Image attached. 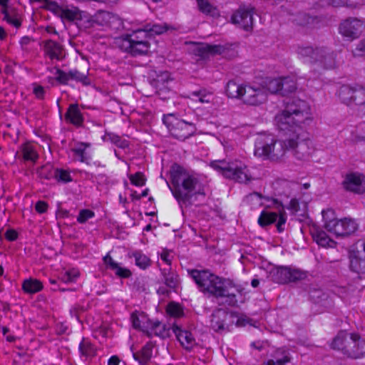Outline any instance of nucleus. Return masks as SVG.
I'll return each mask as SVG.
<instances>
[{
  "label": "nucleus",
  "instance_id": "6ab92c4d",
  "mask_svg": "<svg viewBox=\"0 0 365 365\" xmlns=\"http://www.w3.org/2000/svg\"><path fill=\"white\" fill-rule=\"evenodd\" d=\"M311 105L306 101L298 100V128H307L313 123Z\"/></svg>",
  "mask_w": 365,
  "mask_h": 365
},
{
  "label": "nucleus",
  "instance_id": "09e8293b",
  "mask_svg": "<svg viewBox=\"0 0 365 365\" xmlns=\"http://www.w3.org/2000/svg\"><path fill=\"white\" fill-rule=\"evenodd\" d=\"M329 5L334 6H346L351 9H354L356 6V4H349L348 0H319V6H325Z\"/></svg>",
  "mask_w": 365,
  "mask_h": 365
},
{
  "label": "nucleus",
  "instance_id": "79ce46f5",
  "mask_svg": "<svg viewBox=\"0 0 365 365\" xmlns=\"http://www.w3.org/2000/svg\"><path fill=\"white\" fill-rule=\"evenodd\" d=\"M190 96L195 101L201 103H208L212 101V93L205 89H200L199 91H192Z\"/></svg>",
  "mask_w": 365,
  "mask_h": 365
},
{
  "label": "nucleus",
  "instance_id": "ea45409f",
  "mask_svg": "<svg viewBox=\"0 0 365 365\" xmlns=\"http://www.w3.org/2000/svg\"><path fill=\"white\" fill-rule=\"evenodd\" d=\"M349 336L345 332H340L334 339L331 346L334 349L341 350L346 354V347L348 346Z\"/></svg>",
  "mask_w": 365,
  "mask_h": 365
},
{
  "label": "nucleus",
  "instance_id": "c85d7f7f",
  "mask_svg": "<svg viewBox=\"0 0 365 365\" xmlns=\"http://www.w3.org/2000/svg\"><path fill=\"white\" fill-rule=\"evenodd\" d=\"M280 95L289 96L294 95L297 88V80L294 76H286L281 78Z\"/></svg>",
  "mask_w": 365,
  "mask_h": 365
},
{
  "label": "nucleus",
  "instance_id": "e433bc0d",
  "mask_svg": "<svg viewBox=\"0 0 365 365\" xmlns=\"http://www.w3.org/2000/svg\"><path fill=\"white\" fill-rule=\"evenodd\" d=\"M313 238L319 246L324 247H334L336 245V242L322 230L314 233Z\"/></svg>",
  "mask_w": 365,
  "mask_h": 365
},
{
  "label": "nucleus",
  "instance_id": "a19ab883",
  "mask_svg": "<svg viewBox=\"0 0 365 365\" xmlns=\"http://www.w3.org/2000/svg\"><path fill=\"white\" fill-rule=\"evenodd\" d=\"M1 13L4 14V20L9 24L19 29L21 26V16L16 11L9 12L7 9H3Z\"/></svg>",
  "mask_w": 365,
  "mask_h": 365
},
{
  "label": "nucleus",
  "instance_id": "e2e57ef3",
  "mask_svg": "<svg viewBox=\"0 0 365 365\" xmlns=\"http://www.w3.org/2000/svg\"><path fill=\"white\" fill-rule=\"evenodd\" d=\"M112 142L118 148H125L128 147V142L126 140L121 139L119 136H113L112 138Z\"/></svg>",
  "mask_w": 365,
  "mask_h": 365
},
{
  "label": "nucleus",
  "instance_id": "aec40b11",
  "mask_svg": "<svg viewBox=\"0 0 365 365\" xmlns=\"http://www.w3.org/2000/svg\"><path fill=\"white\" fill-rule=\"evenodd\" d=\"M172 329L177 339L184 349L190 350L195 346V339L190 331L182 329L180 326L175 324H173Z\"/></svg>",
  "mask_w": 365,
  "mask_h": 365
},
{
  "label": "nucleus",
  "instance_id": "dca6fc26",
  "mask_svg": "<svg viewBox=\"0 0 365 365\" xmlns=\"http://www.w3.org/2000/svg\"><path fill=\"white\" fill-rule=\"evenodd\" d=\"M267 95L264 88L245 86L242 99L244 103L250 106H257L267 101Z\"/></svg>",
  "mask_w": 365,
  "mask_h": 365
},
{
  "label": "nucleus",
  "instance_id": "473e14b6",
  "mask_svg": "<svg viewBox=\"0 0 365 365\" xmlns=\"http://www.w3.org/2000/svg\"><path fill=\"white\" fill-rule=\"evenodd\" d=\"M42 282L36 279L29 278L24 280L22 283V289L27 294H35L43 289Z\"/></svg>",
  "mask_w": 365,
  "mask_h": 365
},
{
  "label": "nucleus",
  "instance_id": "412c9836",
  "mask_svg": "<svg viewBox=\"0 0 365 365\" xmlns=\"http://www.w3.org/2000/svg\"><path fill=\"white\" fill-rule=\"evenodd\" d=\"M150 46L148 41L133 42L122 41L121 43L122 48L132 56L146 54L149 51Z\"/></svg>",
  "mask_w": 365,
  "mask_h": 365
},
{
  "label": "nucleus",
  "instance_id": "b1692460",
  "mask_svg": "<svg viewBox=\"0 0 365 365\" xmlns=\"http://www.w3.org/2000/svg\"><path fill=\"white\" fill-rule=\"evenodd\" d=\"M64 117L66 122L76 127H81L83 123L84 118L78 103L71 104Z\"/></svg>",
  "mask_w": 365,
  "mask_h": 365
},
{
  "label": "nucleus",
  "instance_id": "9b49d317",
  "mask_svg": "<svg viewBox=\"0 0 365 365\" xmlns=\"http://www.w3.org/2000/svg\"><path fill=\"white\" fill-rule=\"evenodd\" d=\"M268 278L275 283L287 284L297 279V269L287 266L274 267L269 270Z\"/></svg>",
  "mask_w": 365,
  "mask_h": 365
},
{
  "label": "nucleus",
  "instance_id": "f03ea898",
  "mask_svg": "<svg viewBox=\"0 0 365 365\" xmlns=\"http://www.w3.org/2000/svg\"><path fill=\"white\" fill-rule=\"evenodd\" d=\"M188 274L199 289L208 297L224 299L229 306L237 304V296L233 289L239 290L230 279L220 277L208 270L191 269L188 270Z\"/></svg>",
  "mask_w": 365,
  "mask_h": 365
},
{
  "label": "nucleus",
  "instance_id": "49530a36",
  "mask_svg": "<svg viewBox=\"0 0 365 365\" xmlns=\"http://www.w3.org/2000/svg\"><path fill=\"white\" fill-rule=\"evenodd\" d=\"M313 149L312 140L307 137L298 140V153H301L303 158L309 157Z\"/></svg>",
  "mask_w": 365,
  "mask_h": 365
},
{
  "label": "nucleus",
  "instance_id": "9d476101",
  "mask_svg": "<svg viewBox=\"0 0 365 365\" xmlns=\"http://www.w3.org/2000/svg\"><path fill=\"white\" fill-rule=\"evenodd\" d=\"M195 51L202 58H207L209 54H220L226 58H232L237 55V51L231 45L199 44Z\"/></svg>",
  "mask_w": 365,
  "mask_h": 365
},
{
  "label": "nucleus",
  "instance_id": "ddd939ff",
  "mask_svg": "<svg viewBox=\"0 0 365 365\" xmlns=\"http://www.w3.org/2000/svg\"><path fill=\"white\" fill-rule=\"evenodd\" d=\"M350 268L359 274H365V241L356 244V250H352L349 255Z\"/></svg>",
  "mask_w": 365,
  "mask_h": 365
},
{
  "label": "nucleus",
  "instance_id": "603ef678",
  "mask_svg": "<svg viewBox=\"0 0 365 365\" xmlns=\"http://www.w3.org/2000/svg\"><path fill=\"white\" fill-rule=\"evenodd\" d=\"M135 257V264L142 269H145L150 265V259L140 252H135L133 253Z\"/></svg>",
  "mask_w": 365,
  "mask_h": 365
},
{
  "label": "nucleus",
  "instance_id": "864d4df0",
  "mask_svg": "<svg viewBox=\"0 0 365 365\" xmlns=\"http://www.w3.org/2000/svg\"><path fill=\"white\" fill-rule=\"evenodd\" d=\"M79 276L78 270L71 269L66 271L61 274V280L66 283L75 282Z\"/></svg>",
  "mask_w": 365,
  "mask_h": 365
},
{
  "label": "nucleus",
  "instance_id": "4468645a",
  "mask_svg": "<svg viewBox=\"0 0 365 365\" xmlns=\"http://www.w3.org/2000/svg\"><path fill=\"white\" fill-rule=\"evenodd\" d=\"M254 9L252 7H240L232 16V22L237 24L245 31H250L253 26Z\"/></svg>",
  "mask_w": 365,
  "mask_h": 365
},
{
  "label": "nucleus",
  "instance_id": "0e129e2a",
  "mask_svg": "<svg viewBox=\"0 0 365 365\" xmlns=\"http://www.w3.org/2000/svg\"><path fill=\"white\" fill-rule=\"evenodd\" d=\"M84 310L85 309L83 306L75 304L71 307L70 313L73 317H75L78 320H79L80 314L83 313Z\"/></svg>",
  "mask_w": 365,
  "mask_h": 365
},
{
  "label": "nucleus",
  "instance_id": "6e6552de",
  "mask_svg": "<svg viewBox=\"0 0 365 365\" xmlns=\"http://www.w3.org/2000/svg\"><path fill=\"white\" fill-rule=\"evenodd\" d=\"M284 148L283 141L278 142L272 135L260 136L255 142V155L265 159L276 160L283 155Z\"/></svg>",
  "mask_w": 365,
  "mask_h": 365
},
{
  "label": "nucleus",
  "instance_id": "052dcab7",
  "mask_svg": "<svg viewBox=\"0 0 365 365\" xmlns=\"http://www.w3.org/2000/svg\"><path fill=\"white\" fill-rule=\"evenodd\" d=\"M129 179L131 182V183L135 186H143L145 183V178L144 175L138 172L134 175H130L129 176Z\"/></svg>",
  "mask_w": 365,
  "mask_h": 365
},
{
  "label": "nucleus",
  "instance_id": "c756f323",
  "mask_svg": "<svg viewBox=\"0 0 365 365\" xmlns=\"http://www.w3.org/2000/svg\"><path fill=\"white\" fill-rule=\"evenodd\" d=\"M161 275L164 284L170 289H175L179 284V277L171 267L161 269Z\"/></svg>",
  "mask_w": 365,
  "mask_h": 365
},
{
  "label": "nucleus",
  "instance_id": "7c9ffc66",
  "mask_svg": "<svg viewBox=\"0 0 365 365\" xmlns=\"http://www.w3.org/2000/svg\"><path fill=\"white\" fill-rule=\"evenodd\" d=\"M86 12L81 11L76 6H68L61 10L60 16L69 21H74L83 19V17H86Z\"/></svg>",
  "mask_w": 365,
  "mask_h": 365
},
{
  "label": "nucleus",
  "instance_id": "2f4dec72",
  "mask_svg": "<svg viewBox=\"0 0 365 365\" xmlns=\"http://www.w3.org/2000/svg\"><path fill=\"white\" fill-rule=\"evenodd\" d=\"M169 331L170 327H168L166 324L159 321H152L150 322L149 327L150 336H151L152 334H155L161 338H165L169 336Z\"/></svg>",
  "mask_w": 365,
  "mask_h": 365
},
{
  "label": "nucleus",
  "instance_id": "4be33fe9",
  "mask_svg": "<svg viewBox=\"0 0 365 365\" xmlns=\"http://www.w3.org/2000/svg\"><path fill=\"white\" fill-rule=\"evenodd\" d=\"M44 53L51 60H62L63 58V49L61 44L53 40H46L43 42Z\"/></svg>",
  "mask_w": 365,
  "mask_h": 365
},
{
  "label": "nucleus",
  "instance_id": "c9c22d12",
  "mask_svg": "<svg viewBox=\"0 0 365 365\" xmlns=\"http://www.w3.org/2000/svg\"><path fill=\"white\" fill-rule=\"evenodd\" d=\"M245 88V86L235 81H230L227 83L226 92L230 98H242Z\"/></svg>",
  "mask_w": 365,
  "mask_h": 365
},
{
  "label": "nucleus",
  "instance_id": "58836bf2",
  "mask_svg": "<svg viewBox=\"0 0 365 365\" xmlns=\"http://www.w3.org/2000/svg\"><path fill=\"white\" fill-rule=\"evenodd\" d=\"M149 34L145 31V27L133 31L132 34L126 35L122 38V41H148Z\"/></svg>",
  "mask_w": 365,
  "mask_h": 365
},
{
  "label": "nucleus",
  "instance_id": "3c124183",
  "mask_svg": "<svg viewBox=\"0 0 365 365\" xmlns=\"http://www.w3.org/2000/svg\"><path fill=\"white\" fill-rule=\"evenodd\" d=\"M79 351L82 356L86 357L95 355V349L93 346L88 341L84 339L79 344Z\"/></svg>",
  "mask_w": 365,
  "mask_h": 365
},
{
  "label": "nucleus",
  "instance_id": "6e6d98bb",
  "mask_svg": "<svg viewBox=\"0 0 365 365\" xmlns=\"http://www.w3.org/2000/svg\"><path fill=\"white\" fill-rule=\"evenodd\" d=\"M199 10L204 14H212L215 8L207 0H197Z\"/></svg>",
  "mask_w": 365,
  "mask_h": 365
},
{
  "label": "nucleus",
  "instance_id": "f704fd0d",
  "mask_svg": "<svg viewBox=\"0 0 365 365\" xmlns=\"http://www.w3.org/2000/svg\"><path fill=\"white\" fill-rule=\"evenodd\" d=\"M272 359L269 361H272L274 365H285L290 361L291 356L288 350L284 349H278L272 355Z\"/></svg>",
  "mask_w": 365,
  "mask_h": 365
},
{
  "label": "nucleus",
  "instance_id": "5fc2aeb1",
  "mask_svg": "<svg viewBox=\"0 0 365 365\" xmlns=\"http://www.w3.org/2000/svg\"><path fill=\"white\" fill-rule=\"evenodd\" d=\"M54 179H56L58 182L64 183L71 182L72 180L70 173L63 169H56Z\"/></svg>",
  "mask_w": 365,
  "mask_h": 365
},
{
  "label": "nucleus",
  "instance_id": "72a5a7b5",
  "mask_svg": "<svg viewBox=\"0 0 365 365\" xmlns=\"http://www.w3.org/2000/svg\"><path fill=\"white\" fill-rule=\"evenodd\" d=\"M21 155L24 161L35 163L38 158L35 148L30 143H24L20 148Z\"/></svg>",
  "mask_w": 365,
  "mask_h": 365
},
{
  "label": "nucleus",
  "instance_id": "bf43d9fd",
  "mask_svg": "<svg viewBox=\"0 0 365 365\" xmlns=\"http://www.w3.org/2000/svg\"><path fill=\"white\" fill-rule=\"evenodd\" d=\"M167 312L170 316L174 317H179L183 314L182 308L178 304L173 302L168 305Z\"/></svg>",
  "mask_w": 365,
  "mask_h": 365
},
{
  "label": "nucleus",
  "instance_id": "774afa93",
  "mask_svg": "<svg viewBox=\"0 0 365 365\" xmlns=\"http://www.w3.org/2000/svg\"><path fill=\"white\" fill-rule=\"evenodd\" d=\"M34 93L36 98L42 99L44 97L45 90L43 86L38 85L34 86Z\"/></svg>",
  "mask_w": 365,
  "mask_h": 365
},
{
  "label": "nucleus",
  "instance_id": "5701e85b",
  "mask_svg": "<svg viewBox=\"0 0 365 365\" xmlns=\"http://www.w3.org/2000/svg\"><path fill=\"white\" fill-rule=\"evenodd\" d=\"M227 313L222 309L215 311L211 315L210 327L216 332L222 333L228 330L225 324Z\"/></svg>",
  "mask_w": 365,
  "mask_h": 365
},
{
  "label": "nucleus",
  "instance_id": "7ed1b4c3",
  "mask_svg": "<svg viewBox=\"0 0 365 365\" xmlns=\"http://www.w3.org/2000/svg\"><path fill=\"white\" fill-rule=\"evenodd\" d=\"M287 108L275 117L279 130L288 138L283 140L286 149H294L297 147V107Z\"/></svg>",
  "mask_w": 365,
  "mask_h": 365
},
{
  "label": "nucleus",
  "instance_id": "a878e982",
  "mask_svg": "<svg viewBox=\"0 0 365 365\" xmlns=\"http://www.w3.org/2000/svg\"><path fill=\"white\" fill-rule=\"evenodd\" d=\"M172 81L170 77V73L165 71L158 75L152 83L155 87L158 94L162 96L170 91V83Z\"/></svg>",
  "mask_w": 365,
  "mask_h": 365
},
{
  "label": "nucleus",
  "instance_id": "4c0bfd02",
  "mask_svg": "<svg viewBox=\"0 0 365 365\" xmlns=\"http://www.w3.org/2000/svg\"><path fill=\"white\" fill-rule=\"evenodd\" d=\"M153 354V344L151 342H148L141 350L134 354V357L139 361L142 364H145L150 359Z\"/></svg>",
  "mask_w": 365,
  "mask_h": 365
},
{
  "label": "nucleus",
  "instance_id": "4d7b16f0",
  "mask_svg": "<svg viewBox=\"0 0 365 365\" xmlns=\"http://www.w3.org/2000/svg\"><path fill=\"white\" fill-rule=\"evenodd\" d=\"M95 216L93 211L88 209L81 210L77 217L78 222L83 224L86 222L89 219L93 218Z\"/></svg>",
  "mask_w": 365,
  "mask_h": 365
},
{
  "label": "nucleus",
  "instance_id": "0eeeda50",
  "mask_svg": "<svg viewBox=\"0 0 365 365\" xmlns=\"http://www.w3.org/2000/svg\"><path fill=\"white\" fill-rule=\"evenodd\" d=\"M298 54L302 58H307L308 62L317 65L319 68L331 69L336 66L335 53L326 48H301L298 50Z\"/></svg>",
  "mask_w": 365,
  "mask_h": 365
},
{
  "label": "nucleus",
  "instance_id": "c03bdc74",
  "mask_svg": "<svg viewBox=\"0 0 365 365\" xmlns=\"http://www.w3.org/2000/svg\"><path fill=\"white\" fill-rule=\"evenodd\" d=\"M145 31H148L150 36L154 35H160L165 32H166L170 26L167 24H148L145 25Z\"/></svg>",
  "mask_w": 365,
  "mask_h": 365
},
{
  "label": "nucleus",
  "instance_id": "13d9d810",
  "mask_svg": "<svg viewBox=\"0 0 365 365\" xmlns=\"http://www.w3.org/2000/svg\"><path fill=\"white\" fill-rule=\"evenodd\" d=\"M281 86V78H274L267 83V89L271 93H279L280 94V86Z\"/></svg>",
  "mask_w": 365,
  "mask_h": 365
},
{
  "label": "nucleus",
  "instance_id": "f3484780",
  "mask_svg": "<svg viewBox=\"0 0 365 365\" xmlns=\"http://www.w3.org/2000/svg\"><path fill=\"white\" fill-rule=\"evenodd\" d=\"M346 355L354 359L365 356V339H361L356 334H350L348 346L346 347Z\"/></svg>",
  "mask_w": 365,
  "mask_h": 365
},
{
  "label": "nucleus",
  "instance_id": "a18cd8bd",
  "mask_svg": "<svg viewBox=\"0 0 365 365\" xmlns=\"http://www.w3.org/2000/svg\"><path fill=\"white\" fill-rule=\"evenodd\" d=\"M312 197L311 195L308 192H304L302 193L301 200V207L299 205V199H298V216H302L303 217H306L307 216L308 211V203L311 201Z\"/></svg>",
  "mask_w": 365,
  "mask_h": 365
},
{
  "label": "nucleus",
  "instance_id": "69168bd1",
  "mask_svg": "<svg viewBox=\"0 0 365 365\" xmlns=\"http://www.w3.org/2000/svg\"><path fill=\"white\" fill-rule=\"evenodd\" d=\"M35 209L40 214L45 213L48 209V204L44 201L39 200L36 203Z\"/></svg>",
  "mask_w": 365,
  "mask_h": 365
},
{
  "label": "nucleus",
  "instance_id": "a211bd4d",
  "mask_svg": "<svg viewBox=\"0 0 365 365\" xmlns=\"http://www.w3.org/2000/svg\"><path fill=\"white\" fill-rule=\"evenodd\" d=\"M344 187L355 193L365 192V176L358 173L347 174L343 182Z\"/></svg>",
  "mask_w": 365,
  "mask_h": 365
},
{
  "label": "nucleus",
  "instance_id": "f8f14e48",
  "mask_svg": "<svg viewBox=\"0 0 365 365\" xmlns=\"http://www.w3.org/2000/svg\"><path fill=\"white\" fill-rule=\"evenodd\" d=\"M170 126V128L169 126L168 128L171 135L180 140H185L194 135L196 131L195 124L184 120L176 119L171 123Z\"/></svg>",
  "mask_w": 365,
  "mask_h": 365
},
{
  "label": "nucleus",
  "instance_id": "1a4fd4ad",
  "mask_svg": "<svg viewBox=\"0 0 365 365\" xmlns=\"http://www.w3.org/2000/svg\"><path fill=\"white\" fill-rule=\"evenodd\" d=\"M364 29L365 22L357 18L344 19L338 28L339 34L351 41L359 38Z\"/></svg>",
  "mask_w": 365,
  "mask_h": 365
},
{
  "label": "nucleus",
  "instance_id": "39448f33",
  "mask_svg": "<svg viewBox=\"0 0 365 365\" xmlns=\"http://www.w3.org/2000/svg\"><path fill=\"white\" fill-rule=\"evenodd\" d=\"M210 166L224 178L239 183H247L252 180L247 166L240 162L214 160L210 162Z\"/></svg>",
  "mask_w": 365,
  "mask_h": 365
},
{
  "label": "nucleus",
  "instance_id": "20e7f679",
  "mask_svg": "<svg viewBox=\"0 0 365 365\" xmlns=\"http://www.w3.org/2000/svg\"><path fill=\"white\" fill-rule=\"evenodd\" d=\"M322 214L324 228L336 237L351 235L358 229V224L354 219L344 217L339 220L332 209L324 210Z\"/></svg>",
  "mask_w": 365,
  "mask_h": 365
},
{
  "label": "nucleus",
  "instance_id": "de8ad7c7",
  "mask_svg": "<svg viewBox=\"0 0 365 365\" xmlns=\"http://www.w3.org/2000/svg\"><path fill=\"white\" fill-rule=\"evenodd\" d=\"M56 169L50 164H46L37 170V174L39 178L50 180L54 178Z\"/></svg>",
  "mask_w": 365,
  "mask_h": 365
},
{
  "label": "nucleus",
  "instance_id": "2eb2a0df",
  "mask_svg": "<svg viewBox=\"0 0 365 365\" xmlns=\"http://www.w3.org/2000/svg\"><path fill=\"white\" fill-rule=\"evenodd\" d=\"M56 75V81L61 84L66 85L70 80L81 83L83 86H88L91 84V81L88 77V75L86 73L80 72L77 69H71L68 72H66L59 68H57Z\"/></svg>",
  "mask_w": 365,
  "mask_h": 365
},
{
  "label": "nucleus",
  "instance_id": "423d86ee",
  "mask_svg": "<svg viewBox=\"0 0 365 365\" xmlns=\"http://www.w3.org/2000/svg\"><path fill=\"white\" fill-rule=\"evenodd\" d=\"M338 96L344 104L354 108L357 115L365 118V88L359 85H343Z\"/></svg>",
  "mask_w": 365,
  "mask_h": 365
},
{
  "label": "nucleus",
  "instance_id": "cd10ccee",
  "mask_svg": "<svg viewBox=\"0 0 365 365\" xmlns=\"http://www.w3.org/2000/svg\"><path fill=\"white\" fill-rule=\"evenodd\" d=\"M309 296L311 300L315 304H320L324 307L329 304L327 293L321 289L317 284H312L310 287Z\"/></svg>",
  "mask_w": 365,
  "mask_h": 365
},
{
  "label": "nucleus",
  "instance_id": "393cba45",
  "mask_svg": "<svg viewBox=\"0 0 365 365\" xmlns=\"http://www.w3.org/2000/svg\"><path fill=\"white\" fill-rule=\"evenodd\" d=\"M103 260L106 267L113 271L116 276L120 278H128L131 276L130 269L120 267L118 263L113 260L109 253L103 258Z\"/></svg>",
  "mask_w": 365,
  "mask_h": 365
},
{
  "label": "nucleus",
  "instance_id": "338daca9",
  "mask_svg": "<svg viewBox=\"0 0 365 365\" xmlns=\"http://www.w3.org/2000/svg\"><path fill=\"white\" fill-rule=\"evenodd\" d=\"M160 258L163 261H164L168 267H170L172 262V258L170 257V253L168 250H164L160 254Z\"/></svg>",
  "mask_w": 365,
  "mask_h": 365
},
{
  "label": "nucleus",
  "instance_id": "680f3d73",
  "mask_svg": "<svg viewBox=\"0 0 365 365\" xmlns=\"http://www.w3.org/2000/svg\"><path fill=\"white\" fill-rule=\"evenodd\" d=\"M353 54L354 56H361L365 54V38L358 43Z\"/></svg>",
  "mask_w": 365,
  "mask_h": 365
},
{
  "label": "nucleus",
  "instance_id": "8fccbe9b",
  "mask_svg": "<svg viewBox=\"0 0 365 365\" xmlns=\"http://www.w3.org/2000/svg\"><path fill=\"white\" fill-rule=\"evenodd\" d=\"M88 147V144L80 143L73 148L71 150L81 162H85L87 160L86 150Z\"/></svg>",
  "mask_w": 365,
  "mask_h": 365
},
{
  "label": "nucleus",
  "instance_id": "f257e3e1",
  "mask_svg": "<svg viewBox=\"0 0 365 365\" xmlns=\"http://www.w3.org/2000/svg\"><path fill=\"white\" fill-rule=\"evenodd\" d=\"M170 178L173 187L168 186L181 208L191 205L193 196L205 195V184L199 175L175 164L172 166Z\"/></svg>",
  "mask_w": 365,
  "mask_h": 365
},
{
  "label": "nucleus",
  "instance_id": "37998d69",
  "mask_svg": "<svg viewBox=\"0 0 365 365\" xmlns=\"http://www.w3.org/2000/svg\"><path fill=\"white\" fill-rule=\"evenodd\" d=\"M278 215L276 212L262 211L258 218V223L261 227H265L275 222Z\"/></svg>",
  "mask_w": 365,
  "mask_h": 365
},
{
  "label": "nucleus",
  "instance_id": "bb28decb",
  "mask_svg": "<svg viewBox=\"0 0 365 365\" xmlns=\"http://www.w3.org/2000/svg\"><path fill=\"white\" fill-rule=\"evenodd\" d=\"M130 318L133 327L135 329H141L150 337L149 327L152 321L150 320L143 312L133 313Z\"/></svg>",
  "mask_w": 365,
  "mask_h": 365
}]
</instances>
